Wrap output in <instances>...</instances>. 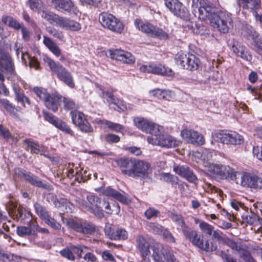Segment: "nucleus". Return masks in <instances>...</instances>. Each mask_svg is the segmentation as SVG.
Masks as SVG:
<instances>
[{"label":"nucleus","mask_w":262,"mask_h":262,"mask_svg":"<svg viewBox=\"0 0 262 262\" xmlns=\"http://www.w3.org/2000/svg\"><path fill=\"white\" fill-rule=\"evenodd\" d=\"M26 181L34 186L48 190L51 189V186L49 184L43 183L38 177L30 173L26 176Z\"/></svg>","instance_id":"72a5a7b5"},{"label":"nucleus","mask_w":262,"mask_h":262,"mask_svg":"<svg viewBox=\"0 0 262 262\" xmlns=\"http://www.w3.org/2000/svg\"><path fill=\"white\" fill-rule=\"evenodd\" d=\"M133 163V160L128 158H120L117 161L118 165L124 169H130Z\"/></svg>","instance_id":"864d4df0"},{"label":"nucleus","mask_w":262,"mask_h":262,"mask_svg":"<svg viewBox=\"0 0 262 262\" xmlns=\"http://www.w3.org/2000/svg\"><path fill=\"white\" fill-rule=\"evenodd\" d=\"M237 3L239 7L249 10L252 13L261 8V0H237Z\"/></svg>","instance_id":"cd10ccee"},{"label":"nucleus","mask_w":262,"mask_h":262,"mask_svg":"<svg viewBox=\"0 0 262 262\" xmlns=\"http://www.w3.org/2000/svg\"><path fill=\"white\" fill-rule=\"evenodd\" d=\"M210 24L220 32L226 33L228 32L230 28L232 27V19L230 14L221 13L215 15L211 19Z\"/></svg>","instance_id":"f8f14e48"},{"label":"nucleus","mask_w":262,"mask_h":262,"mask_svg":"<svg viewBox=\"0 0 262 262\" xmlns=\"http://www.w3.org/2000/svg\"><path fill=\"white\" fill-rule=\"evenodd\" d=\"M181 135L184 140L193 144L202 145L205 143L203 135L192 129H184L181 131Z\"/></svg>","instance_id":"aec40b11"},{"label":"nucleus","mask_w":262,"mask_h":262,"mask_svg":"<svg viewBox=\"0 0 262 262\" xmlns=\"http://www.w3.org/2000/svg\"><path fill=\"white\" fill-rule=\"evenodd\" d=\"M101 97L110 104L116 105V107H114L115 110L124 111L125 108L123 102L114 95L113 92L111 89L102 90Z\"/></svg>","instance_id":"5701e85b"},{"label":"nucleus","mask_w":262,"mask_h":262,"mask_svg":"<svg viewBox=\"0 0 262 262\" xmlns=\"http://www.w3.org/2000/svg\"><path fill=\"white\" fill-rule=\"evenodd\" d=\"M213 155V151L205 149L203 150L201 152L199 151L195 152L194 153V157H197L199 159V160L197 161V162L202 164L206 168V170H207V166L205 165L206 163H208L209 164H214L211 163L210 162V160L212 158Z\"/></svg>","instance_id":"2f4dec72"},{"label":"nucleus","mask_w":262,"mask_h":262,"mask_svg":"<svg viewBox=\"0 0 262 262\" xmlns=\"http://www.w3.org/2000/svg\"><path fill=\"white\" fill-rule=\"evenodd\" d=\"M48 201L51 200L54 203L55 207L57 208L64 207L67 212L72 211L73 209V205L70 202L65 198L56 199V196L53 193H49L47 195Z\"/></svg>","instance_id":"c756f323"},{"label":"nucleus","mask_w":262,"mask_h":262,"mask_svg":"<svg viewBox=\"0 0 262 262\" xmlns=\"http://www.w3.org/2000/svg\"><path fill=\"white\" fill-rule=\"evenodd\" d=\"M127 232L124 229L118 228L115 229L114 240H124L127 238Z\"/></svg>","instance_id":"603ef678"},{"label":"nucleus","mask_w":262,"mask_h":262,"mask_svg":"<svg viewBox=\"0 0 262 262\" xmlns=\"http://www.w3.org/2000/svg\"><path fill=\"white\" fill-rule=\"evenodd\" d=\"M30 8L33 11H38L43 6L41 0H28Z\"/></svg>","instance_id":"13d9d810"},{"label":"nucleus","mask_w":262,"mask_h":262,"mask_svg":"<svg viewBox=\"0 0 262 262\" xmlns=\"http://www.w3.org/2000/svg\"><path fill=\"white\" fill-rule=\"evenodd\" d=\"M73 254H75L78 255L79 257H81V253L83 251V249L85 248L84 246L81 245H71L69 246Z\"/></svg>","instance_id":"0e129e2a"},{"label":"nucleus","mask_w":262,"mask_h":262,"mask_svg":"<svg viewBox=\"0 0 262 262\" xmlns=\"http://www.w3.org/2000/svg\"><path fill=\"white\" fill-rule=\"evenodd\" d=\"M34 208L36 213L42 220L43 221L49 215L46 208L37 202L34 203Z\"/></svg>","instance_id":"a19ab883"},{"label":"nucleus","mask_w":262,"mask_h":262,"mask_svg":"<svg viewBox=\"0 0 262 262\" xmlns=\"http://www.w3.org/2000/svg\"><path fill=\"white\" fill-rule=\"evenodd\" d=\"M212 235L214 239L223 244L226 239V237L223 236V232L219 230H214Z\"/></svg>","instance_id":"69168bd1"},{"label":"nucleus","mask_w":262,"mask_h":262,"mask_svg":"<svg viewBox=\"0 0 262 262\" xmlns=\"http://www.w3.org/2000/svg\"><path fill=\"white\" fill-rule=\"evenodd\" d=\"M24 143L26 144L28 148H30L32 152L37 154L40 151L39 145L33 142L32 139H26L24 140Z\"/></svg>","instance_id":"a18cd8bd"},{"label":"nucleus","mask_w":262,"mask_h":262,"mask_svg":"<svg viewBox=\"0 0 262 262\" xmlns=\"http://www.w3.org/2000/svg\"><path fill=\"white\" fill-rule=\"evenodd\" d=\"M98 19L103 28L113 32L120 34L124 30V26L122 22L111 13L102 12L99 14Z\"/></svg>","instance_id":"0eeeda50"},{"label":"nucleus","mask_w":262,"mask_h":262,"mask_svg":"<svg viewBox=\"0 0 262 262\" xmlns=\"http://www.w3.org/2000/svg\"><path fill=\"white\" fill-rule=\"evenodd\" d=\"M33 91L39 99L43 102H44L50 95L46 89L41 87H34L33 89Z\"/></svg>","instance_id":"79ce46f5"},{"label":"nucleus","mask_w":262,"mask_h":262,"mask_svg":"<svg viewBox=\"0 0 262 262\" xmlns=\"http://www.w3.org/2000/svg\"><path fill=\"white\" fill-rule=\"evenodd\" d=\"M136 242L137 248L140 252L142 258L145 260L148 259L149 255L150 254V244L142 235L138 236Z\"/></svg>","instance_id":"a878e982"},{"label":"nucleus","mask_w":262,"mask_h":262,"mask_svg":"<svg viewBox=\"0 0 262 262\" xmlns=\"http://www.w3.org/2000/svg\"><path fill=\"white\" fill-rule=\"evenodd\" d=\"M52 5L56 10L62 13L77 15L79 10L71 0H52Z\"/></svg>","instance_id":"a211bd4d"},{"label":"nucleus","mask_w":262,"mask_h":262,"mask_svg":"<svg viewBox=\"0 0 262 262\" xmlns=\"http://www.w3.org/2000/svg\"><path fill=\"white\" fill-rule=\"evenodd\" d=\"M0 68L2 71L11 75H14L15 67L12 59L9 53L0 51Z\"/></svg>","instance_id":"4be33fe9"},{"label":"nucleus","mask_w":262,"mask_h":262,"mask_svg":"<svg viewBox=\"0 0 262 262\" xmlns=\"http://www.w3.org/2000/svg\"><path fill=\"white\" fill-rule=\"evenodd\" d=\"M160 176L161 181L171 184L176 183L177 180L176 177L169 173H161Z\"/></svg>","instance_id":"bf43d9fd"},{"label":"nucleus","mask_w":262,"mask_h":262,"mask_svg":"<svg viewBox=\"0 0 262 262\" xmlns=\"http://www.w3.org/2000/svg\"><path fill=\"white\" fill-rule=\"evenodd\" d=\"M163 128L159 129V132L153 137H148L147 141L149 144L158 145L164 148H174L180 144V142L174 137L168 135L163 134Z\"/></svg>","instance_id":"39448f33"},{"label":"nucleus","mask_w":262,"mask_h":262,"mask_svg":"<svg viewBox=\"0 0 262 262\" xmlns=\"http://www.w3.org/2000/svg\"><path fill=\"white\" fill-rule=\"evenodd\" d=\"M101 206L104 207L106 213L108 214H113V213L117 214L120 212V207L118 204H114L113 207L114 208V209H112L110 208L111 206L109 203L104 200L102 202Z\"/></svg>","instance_id":"c03bdc74"},{"label":"nucleus","mask_w":262,"mask_h":262,"mask_svg":"<svg viewBox=\"0 0 262 262\" xmlns=\"http://www.w3.org/2000/svg\"><path fill=\"white\" fill-rule=\"evenodd\" d=\"M63 103L65 110L73 111L78 108V105L71 98L63 97Z\"/></svg>","instance_id":"3c124183"},{"label":"nucleus","mask_w":262,"mask_h":262,"mask_svg":"<svg viewBox=\"0 0 262 262\" xmlns=\"http://www.w3.org/2000/svg\"><path fill=\"white\" fill-rule=\"evenodd\" d=\"M71 115L73 124L83 133L93 132V127L89 122L84 114L80 111H71Z\"/></svg>","instance_id":"ddd939ff"},{"label":"nucleus","mask_w":262,"mask_h":262,"mask_svg":"<svg viewBox=\"0 0 262 262\" xmlns=\"http://www.w3.org/2000/svg\"><path fill=\"white\" fill-rule=\"evenodd\" d=\"M140 70L144 73H151L170 77H172L174 75V73L171 69L161 64L141 65L140 67Z\"/></svg>","instance_id":"dca6fc26"},{"label":"nucleus","mask_w":262,"mask_h":262,"mask_svg":"<svg viewBox=\"0 0 262 262\" xmlns=\"http://www.w3.org/2000/svg\"><path fill=\"white\" fill-rule=\"evenodd\" d=\"M231 50L236 55L246 61H250L252 59V56L247 48L237 41L233 42Z\"/></svg>","instance_id":"c85d7f7f"},{"label":"nucleus","mask_w":262,"mask_h":262,"mask_svg":"<svg viewBox=\"0 0 262 262\" xmlns=\"http://www.w3.org/2000/svg\"><path fill=\"white\" fill-rule=\"evenodd\" d=\"M242 219L244 222L253 227H256L258 229L262 227V220L260 219L258 215L253 213L251 212L244 214L242 216Z\"/></svg>","instance_id":"473e14b6"},{"label":"nucleus","mask_w":262,"mask_h":262,"mask_svg":"<svg viewBox=\"0 0 262 262\" xmlns=\"http://www.w3.org/2000/svg\"><path fill=\"white\" fill-rule=\"evenodd\" d=\"M86 199L89 204L86 203L84 209L89 211L99 217H103L104 214L100 199L97 196L92 194L87 195Z\"/></svg>","instance_id":"f3484780"},{"label":"nucleus","mask_w":262,"mask_h":262,"mask_svg":"<svg viewBox=\"0 0 262 262\" xmlns=\"http://www.w3.org/2000/svg\"><path fill=\"white\" fill-rule=\"evenodd\" d=\"M176 63L181 68L190 71L198 69L200 65V59L192 54H185L180 52L175 58Z\"/></svg>","instance_id":"9d476101"},{"label":"nucleus","mask_w":262,"mask_h":262,"mask_svg":"<svg viewBox=\"0 0 262 262\" xmlns=\"http://www.w3.org/2000/svg\"><path fill=\"white\" fill-rule=\"evenodd\" d=\"M98 123L105 125L107 127L116 132L122 133L124 130V126L120 124L114 123L106 120H99Z\"/></svg>","instance_id":"58836bf2"},{"label":"nucleus","mask_w":262,"mask_h":262,"mask_svg":"<svg viewBox=\"0 0 262 262\" xmlns=\"http://www.w3.org/2000/svg\"><path fill=\"white\" fill-rule=\"evenodd\" d=\"M253 154L257 159L262 160V146H256L253 147Z\"/></svg>","instance_id":"774afa93"},{"label":"nucleus","mask_w":262,"mask_h":262,"mask_svg":"<svg viewBox=\"0 0 262 262\" xmlns=\"http://www.w3.org/2000/svg\"><path fill=\"white\" fill-rule=\"evenodd\" d=\"M134 24L136 27L139 30L151 36L155 27L152 24L148 23H143L140 19H136L134 21Z\"/></svg>","instance_id":"c9c22d12"},{"label":"nucleus","mask_w":262,"mask_h":262,"mask_svg":"<svg viewBox=\"0 0 262 262\" xmlns=\"http://www.w3.org/2000/svg\"><path fill=\"white\" fill-rule=\"evenodd\" d=\"M173 170L176 173L184 178L190 183L196 184L198 182L197 177L187 166L179 165L174 167Z\"/></svg>","instance_id":"393cba45"},{"label":"nucleus","mask_w":262,"mask_h":262,"mask_svg":"<svg viewBox=\"0 0 262 262\" xmlns=\"http://www.w3.org/2000/svg\"><path fill=\"white\" fill-rule=\"evenodd\" d=\"M61 98V96L59 95H50L43 103L48 109L55 112L58 110Z\"/></svg>","instance_id":"f704fd0d"},{"label":"nucleus","mask_w":262,"mask_h":262,"mask_svg":"<svg viewBox=\"0 0 262 262\" xmlns=\"http://www.w3.org/2000/svg\"><path fill=\"white\" fill-rule=\"evenodd\" d=\"M172 92L166 90L156 89L150 91V94L159 99L169 100L172 97Z\"/></svg>","instance_id":"4c0bfd02"},{"label":"nucleus","mask_w":262,"mask_h":262,"mask_svg":"<svg viewBox=\"0 0 262 262\" xmlns=\"http://www.w3.org/2000/svg\"><path fill=\"white\" fill-rule=\"evenodd\" d=\"M109 56L113 59L122 61L127 64L134 63L135 61L134 56L129 52L121 49H110L108 51Z\"/></svg>","instance_id":"6ab92c4d"},{"label":"nucleus","mask_w":262,"mask_h":262,"mask_svg":"<svg viewBox=\"0 0 262 262\" xmlns=\"http://www.w3.org/2000/svg\"><path fill=\"white\" fill-rule=\"evenodd\" d=\"M189 238L191 243L199 249L203 250L205 243H204L203 235L196 230L189 231L185 235Z\"/></svg>","instance_id":"7c9ffc66"},{"label":"nucleus","mask_w":262,"mask_h":262,"mask_svg":"<svg viewBox=\"0 0 262 262\" xmlns=\"http://www.w3.org/2000/svg\"><path fill=\"white\" fill-rule=\"evenodd\" d=\"M0 259L4 262H8L19 259V257L14 254L0 252Z\"/></svg>","instance_id":"5fc2aeb1"},{"label":"nucleus","mask_w":262,"mask_h":262,"mask_svg":"<svg viewBox=\"0 0 262 262\" xmlns=\"http://www.w3.org/2000/svg\"><path fill=\"white\" fill-rule=\"evenodd\" d=\"M2 21L4 24L16 30H19L21 27V24L10 16L3 15Z\"/></svg>","instance_id":"ea45409f"},{"label":"nucleus","mask_w":262,"mask_h":262,"mask_svg":"<svg viewBox=\"0 0 262 262\" xmlns=\"http://www.w3.org/2000/svg\"><path fill=\"white\" fill-rule=\"evenodd\" d=\"M239 184L244 188L259 190L262 189V173L257 172H243L241 176Z\"/></svg>","instance_id":"6e6552de"},{"label":"nucleus","mask_w":262,"mask_h":262,"mask_svg":"<svg viewBox=\"0 0 262 262\" xmlns=\"http://www.w3.org/2000/svg\"><path fill=\"white\" fill-rule=\"evenodd\" d=\"M96 190L100 193L108 197L113 198L123 203H127V198L116 190L107 187L106 188H98Z\"/></svg>","instance_id":"bb28decb"},{"label":"nucleus","mask_w":262,"mask_h":262,"mask_svg":"<svg viewBox=\"0 0 262 262\" xmlns=\"http://www.w3.org/2000/svg\"><path fill=\"white\" fill-rule=\"evenodd\" d=\"M19 220L24 221L26 219H29L30 222L32 220V213L30 211H27L23 207H19L17 210V214Z\"/></svg>","instance_id":"37998d69"},{"label":"nucleus","mask_w":262,"mask_h":262,"mask_svg":"<svg viewBox=\"0 0 262 262\" xmlns=\"http://www.w3.org/2000/svg\"><path fill=\"white\" fill-rule=\"evenodd\" d=\"M150 164L143 160L134 159L130 169H122L121 172L133 178L145 179L149 177L148 170Z\"/></svg>","instance_id":"7ed1b4c3"},{"label":"nucleus","mask_w":262,"mask_h":262,"mask_svg":"<svg viewBox=\"0 0 262 262\" xmlns=\"http://www.w3.org/2000/svg\"><path fill=\"white\" fill-rule=\"evenodd\" d=\"M151 36L157 37L161 39H166L168 38V34L162 29L155 26Z\"/></svg>","instance_id":"49530a36"},{"label":"nucleus","mask_w":262,"mask_h":262,"mask_svg":"<svg viewBox=\"0 0 262 262\" xmlns=\"http://www.w3.org/2000/svg\"><path fill=\"white\" fill-rule=\"evenodd\" d=\"M152 257L155 262H179L170 252L161 253L160 249L154 246Z\"/></svg>","instance_id":"b1692460"},{"label":"nucleus","mask_w":262,"mask_h":262,"mask_svg":"<svg viewBox=\"0 0 262 262\" xmlns=\"http://www.w3.org/2000/svg\"><path fill=\"white\" fill-rule=\"evenodd\" d=\"M66 225L69 228L80 233L91 234L95 231L94 224L81 219H68Z\"/></svg>","instance_id":"9b49d317"},{"label":"nucleus","mask_w":262,"mask_h":262,"mask_svg":"<svg viewBox=\"0 0 262 262\" xmlns=\"http://www.w3.org/2000/svg\"><path fill=\"white\" fill-rule=\"evenodd\" d=\"M192 1L191 7L192 8V13L195 16H198L201 20H205L213 18L216 14L214 13V8L209 3L204 0Z\"/></svg>","instance_id":"20e7f679"},{"label":"nucleus","mask_w":262,"mask_h":262,"mask_svg":"<svg viewBox=\"0 0 262 262\" xmlns=\"http://www.w3.org/2000/svg\"><path fill=\"white\" fill-rule=\"evenodd\" d=\"M41 16L50 24L55 25L66 30L78 31L81 28L79 23L69 18L59 16L52 12L43 11Z\"/></svg>","instance_id":"f257e3e1"},{"label":"nucleus","mask_w":262,"mask_h":262,"mask_svg":"<svg viewBox=\"0 0 262 262\" xmlns=\"http://www.w3.org/2000/svg\"><path fill=\"white\" fill-rule=\"evenodd\" d=\"M165 5L175 16L184 20L189 18L188 10L178 0H165Z\"/></svg>","instance_id":"4468645a"},{"label":"nucleus","mask_w":262,"mask_h":262,"mask_svg":"<svg viewBox=\"0 0 262 262\" xmlns=\"http://www.w3.org/2000/svg\"><path fill=\"white\" fill-rule=\"evenodd\" d=\"M199 227L202 231L210 236L214 231L212 226L205 222H201L199 224Z\"/></svg>","instance_id":"8fccbe9b"},{"label":"nucleus","mask_w":262,"mask_h":262,"mask_svg":"<svg viewBox=\"0 0 262 262\" xmlns=\"http://www.w3.org/2000/svg\"><path fill=\"white\" fill-rule=\"evenodd\" d=\"M105 141L110 144L117 143L120 140V138L114 134H107L104 137Z\"/></svg>","instance_id":"680f3d73"},{"label":"nucleus","mask_w":262,"mask_h":262,"mask_svg":"<svg viewBox=\"0 0 262 262\" xmlns=\"http://www.w3.org/2000/svg\"><path fill=\"white\" fill-rule=\"evenodd\" d=\"M43 114L45 119L52 124L56 127L71 136L74 135V132L69 125L60 119L56 118L52 114L46 111H43Z\"/></svg>","instance_id":"412c9836"},{"label":"nucleus","mask_w":262,"mask_h":262,"mask_svg":"<svg viewBox=\"0 0 262 262\" xmlns=\"http://www.w3.org/2000/svg\"><path fill=\"white\" fill-rule=\"evenodd\" d=\"M43 43L45 46L55 56L58 57L61 54V50L58 46L50 37L43 36Z\"/></svg>","instance_id":"e433bc0d"},{"label":"nucleus","mask_w":262,"mask_h":262,"mask_svg":"<svg viewBox=\"0 0 262 262\" xmlns=\"http://www.w3.org/2000/svg\"><path fill=\"white\" fill-rule=\"evenodd\" d=\"M47 32L54 37L62 41L64 38V35L62 31L54 27H49L47 28Z\"/></svg>","instance_id":"de8ad7c7"},{"label":"nucleus","mask_w":262,"mask_h":262,"mask_svg":"<svg viewBox=\"0 0 262 262\" xmlns=\"http://www.w3.org/2000/svg\"><path fill=\"white\" fill-rule=\"evenodd\" d=\"M252 36L255 46L257 48L256 52L262 56V39L258 37V35L255 31L253 32Z\"/></svg>","instance_id":"09e8293b"},{"label":"nucleus","mask_w":262,"mask_h":262,"mask_svg":"<svg viewBox=\"0 0 262 262\" xmlns=\"http://www.w3.org/2000/svg\"><path fill=\"white\" fill-rule=\"evenodd\" d=\"M45 61L50 67L52 72L56 74L58 78L71 88L75 86L73 77L71 73L62 65L56 63L52 59L47 57Z\"/></svg>","instance_id":"423d86ee"},{"label":"nucleus","mask_w":262,"mask_h":262,"mask_svg":"<svg viewBox=\"0 0 262 262\" xmlns=\"http://www.w3.org/2000/svg\"><path fill=\"white\" fill-rule=\"evenodd\" d=\"M224 244L229 247L232 250L236 251H239L241 249V246L238 245L237 242L228 237H226Z\"/></svg>","instance_id":"052dcab7"},{"label":"nucleus","mask_w":262,"mask_h":262,"mask_svg":"<svg viewBox=\"0 0 262 262\" xmlns=\"http://www.w3.org/2000/svg\"><path fill=\"white\" fill-rule=\"evenodd\" d=\"M218 142L226 144L240 145L243 142V137L237 133L231 130H218L212 135Z\"/></svg>","instance_id":"1a4fd4ad"},{"label":"nucleus","mask_w":262,"mask_h":262,"mask_svg":"<svg viewBox=\"0 0 262 262\" xmlns=\"http://www.w3.org/2000/svg\"><path fill=\"white\" fill-rule=\"evenodd\" d=\"M220 256L224 262H237L236 259H234L230 254L226 253L224 251H221L220 254Z\"/></svg>","instance_id":"338daca9"},{"label":"nucleus","mask_w":262,"mask_h":262,"mask_svg":"<svg viewBox=\"0 0 262 262\" xmlns=\"http://www.w3.org/2000/svg\"><path fill=\"white\" fill-rule=\"evenodd\" d=\"M217 249V245L214 241L206 240L202 250L211 252L215 251Z\"/></svg>","instance_id":"6e6d98bb"},{"label":"nucleus","mask_w":262,"mask_h":262,"mask_svg":"<svg viewBox=\"0 0 262 262\" xmlns=\"http://www.w3.org/2000/svg\"><path fill=\"white\" fill-rule=\"evenodd\" d=\"M43 221L46 224L55 230H60L61 228V225L52 218L50 215L48 217L45 219Z\"/></svg>","instance_id":"4d7b16f0"},{"label":"nucleus","mask_w":262,"mask_h":262,"mask_svg":"<svg viewBox=\"0 0 262 262\" xmlns=\"http://www.w3.org/2000/svg\"><path fill=\"white\" fill-rule=\"evenodd\" d=\"M60 253L61 255L70 260H74L75 259V256L73 254L70 247L65 248L60 251Z\"/></svg>","instance_id":"e2e57ef3"},{"label":"nucleus","mask_w":262,"mask_h":262,"mask_svg":"<svg viewBox=\"0 0 262 262\" xmlns=\"http://www.w3.org/2000/svg\"><path fill=\"white\" fill-rule=\"evenodd\" d=\"M134 123L139 129L145 133H149L150 135L149 137H153L159 129H161V126L141 117L134 118Z\"/></svg>","instance_id":"2eb2a0df"},{"label":"nucleus","mask_w":262,"mask_h":262,"mask_svg":"<svg viewBox=\"0 0 262 262\" xmlns=\"http://www.w3.org/2000/svg\"><path fill=\"white\" fill-rule=\"evenodd\" d=\"M207 166V171L211 175L217 176L222 179H230L238 184L237 181V175L238 172L235 171L233 168L226 165L220 164H209L206 163Z\"/></svg>","instance_id":"f03ea898"}]
</instances>
